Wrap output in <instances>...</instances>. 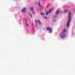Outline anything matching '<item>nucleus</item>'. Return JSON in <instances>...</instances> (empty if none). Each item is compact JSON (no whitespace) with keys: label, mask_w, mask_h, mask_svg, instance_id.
Wrapping results in <instances>:
<instances>
[{"label":"nucleus","mask_w":75,"mask_h":75,"mask_svg":"<svg viewBox=\"0 0 75 75\" xmlns=\"http://www.w3.org/2000/svg\"><path fill=\"white\" fill-rule=\"evenodd\" d=\"M71 13L70 12H69V19L67 24V27H69V23H70V21H71Z\"/></svg>","instance_id":"f257e3e1"},{"label":"nucleus","mask_w":75,"mask_h":75,"mask_svg":"<svg viewBox=\"0 0 75 75\" xmlns=\"http://www.w3.org/2000/svg\"><path fill=\"white\" fill-rule=\"evenodd\" d=\"M65 31H66V29H64V30L63 31L61 34L60 35V37L62 38H63L64 37H65Z\"/></svg>","instance_id":"f03ea898"},{"label":"nucleus","mask_w":75,"mask_h":75,"mask_svg":"<svg viewBox=\"0 0 75 75\" xmlns=\"http://www.w3.org/2000/svg\"><path fill=\"white\" fill-rule=\"evenodd\" d=\"M54 10V8H52L49 10V11H47L46 13V15H48L49 13H50L52 10Z\"/></svg>","instance_id":"7ed1b4c3"},{"label":"nucleus","mask_w":75,"mask_h":75,"mask_svg":"<svg viewBox=\"0 0 75 75\" xmlns=\"http://www.w3.org/2000/svg\"><path fill=\"white\" fill-rule=\"evenodd\" d=\"M35 23H39V24H42V23H41V21L40 20H38V21H35Z\"/></svg>","instance_id":"20e7f679"},{"label":"nucleus","mask_w":75,"mask_h":75,"mask_svg":"<svg viewBox=\"0 0 75 75\" xmlns=\"http://www.w3.org/2000/svg\"><path fill=\"white\" fill-rule=\"evenodd\" d=\"M22 11L23 13H25L26 12V9L25 8H24L22 10Z\"/></svg>","instance_id":"39448f33"},{"label":"nucleus","mask_w":75,"mask_h":75,"mask_svg":"<svg viewBox=\"0 0 75 75\" xmlns=\"http://www.w3.org/2000/svg\"><path fill=\"white\" fill-rule=\"evenodd\" d=\"M38 6L40 7H42V6L40 5V2H38Z\"/></svg>","instance_id":"423d86ee"},{"label":"nucleus","mask_w":75,"mask_h":75,"mask_svg":"<svg viewBox=\"0 0 75 75\" xmlns=\"http://www.w3.org/2000/svg\"><path fill=\"white\" fill-rule=\"evenodd\" d=\"M46 29H47V30H49V31L50 30H51V28L50 27H48V28H46Z\"/></svg>","instance_id":"0eeeda50"},{"label":"nucleus","mask_w":75,"mask_h":75,"mask_svg":"<svg viewBox=\"0 0 75 75\" xmlns=\"http://www.w3.org/2000/svg\"><path fill=\"white\" fill-rule=\"evenodd\" d=\"M59 11H58V10H57L56 13V14H59Z\"/></svg>","instance_id":"6e6552de"},{"label":"nucleus","mask_w":75,"mask_h":75,"mask_svg":"<svg viewBox=\"0 0 75 75\" xmlns=\"http://www.w3.org/2000/svg\"><path fill=\"white\" fill-rule=\"evenodd\" d=\"M52 32V29H51L50 30L49 32L50 33H51Z\"/></svg>","instance_id":"1a4fd4ad"},{"label":"nucleus","mask_w":75,"mask_h":75,"mask_svg":"<svg viewBox=\"0 0 75 75\" xmlns=\"http://www.w3.org/2000/svg\"><path fill=\"white\" fill-rule=\"evenodd\" d=\"M67 10H65L64 11V13H67Z\"/></svg>","instance_id":"9d476101"},{"label":"nucleus","mask_w":75,"mask_h":75,"mask_svg":"<svg viewBox=\"0 0 75 75\" xmlns=\"http://www.w3.org/2000/svg\"><path fill=\"white\" fill-rule=\"evenodd\" d=\"M26 25L27 26V27H29V25H28V23H26Z\"/></svg>","instance_id":"9b49d317"},{"label":"nucleus","mask_w":75,"mask_h":75,"mask_svg":"<svg viewBox=\"0 0 75 75\" xmlns=\"http://www.w3.org/2000/svg\"><path fill=\"white\" fill-rule=\"evenodd\" d=\"M30 10H33V8L32 7L30 9Z\"/></svg>","instance_id":"f8f14e48"},{"label":"nucleus","mask_w":75,"mask_h":75,"mask_svg":"<svg viewBox=\"0 0 75 75\" xmlns=\"http://www.w3.org/2000/svg\"><path fill=\"white\" fill-rule=\"evenodd\" d=\"M41 15H44V13H41Z\"/></svg>","instance_id":"ddd939ff"},{"label":"nucleus","mask_w":75,"mask_h":75,"mask_svg":"<svg viewBox=\"0 0 75 75\" xmlns=\"http://www.w3.org/2000/svg\"><path fill=\"white\" fill-rule=\"evenodd\" d=\"M44 18H45V19H46V18H47L46 17H44Z\"/></svg>","instance_id":"4468645a"},{"label":"nucleus","mask_w":75,"mask_h":75,"mask_svg":"<svg viewBox=\"0 0 75 75\" xmlns=\"http://www.w3.org/2000/svg\"><path fill=\"white\" fill-rule=\"evenodd\" d=\"M60 13H62V11H60Z\"/></svg>","instance_id":"2eb2a0df"},{"label":"nucleus","mask_w":75,"mask_h":75,"mask_svg":"<svg viewBox=\"0 0 75 75\" xmlns=\"http://www.w3.org/2000/svg\"><path fill=\"white\" fill-rule=\"evenodd\" d=\"M37 27V25H36V27Z\"/></svg>","instance_id":"dca6fc26"},{"label":"nucleus","mask_w":75,"mask_h":75,"mask_svg":"<svg viewBox=\"0 0 75 75\" xmlns=\"http://www.w3.org/2000/svg\"><path fill=\"white\" fill-rule=\"evenodd\" d=\"M30 15H31V17H32V15H31V14H30Z\"/></svg>","instance_id":"f3484780"}]
</instances>
